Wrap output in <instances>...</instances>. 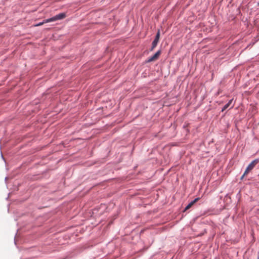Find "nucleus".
I'll list each match as a JSON object with an SVG mask.
<instances>
[{
  "mask_svg": "<svg viewBox=\"0 0 259 259\" xmlns=\"http://www.w3.org/2000/svg\"><path fill=\"white\" fill-rule=\"evenodd\" d=\"M159 38H160V30H158L157 32V34L156 35L155 38L154 40H153V41L152 42L151 50H153L154 49V48H155L156 47V46L159 41Z\"/></svg>",
  "mask_w": 259,
  "mask_h": 259,
  "instance_id": "obj_3",
  "label": "nucleus"
},
{
  "mask_svg": "<svg viewBox=\"0 0 259 259\" xmlns=\"http://www.w3.org/2000/svg\"><path fill=\"white\" fill-rule=\"evenodd\" d=\"M232 101H233V99H230L228 101V102L224 106V107L222 108L221 111L222 112H223L224 111H225L226 109H227L229 107H230V109L232 108L234 106V105H231Z\"/></svg>",
  "mask_w": 259,
  "mask_h": 259,
  "instance_id": "obj_5",
  "label": "nucleus"
},
{
  "mask_svg": "<svg viewBox=\"0 0 259 259\" xmlns=\"http://www.w3.org/2000/svg\"><path fill=\"white\" fill-rule=\"evenodd\" d=\"M257 259H259V256H258V257H257Z\"/></svg>",
  "mask_w": 259,
  "mask_h": 259,
  "instance_id": "obj_8",
  "label": "nucleus"
},
{
  "mask_svg": "<svg viewBox=\"0 0 259 259\" xmlns=\"http://www.w3.org/2000/svg\"><path fill=\"white\" fill-rule=\"evenodd\" d=\"M259 162V159L257 158L251 161V163H249V164L247 167L244 173L241 177V179L243 178V177L246 175L249 170L252 169L255 165Z\"/></svg>",
  "mask_w": 259,
  "mask_h": 259,
  "instance_id": "obj_1",
  "label": "nucleus"
},
{
  "mask_svg": "<svg viewBox=\"0 0 259 259\" xmlns=\"http://www.w3.org/2000/svg\"><path fill=\"white\" fill-rule=\"evenodd\" d=\"M46 23V22H45V20L44 21V22H42V23H39L38 24H37V26H40V25H42V24H44V23Z\"/></svg>",
  "mask_w": 259,
  "mask_h": 259,
  "instance_id": "obj_7",
  "label": "nucleus"
},
{
  "mask_svg": "<svg viewBox=\"0 0 259 259\" xmlns=\"http://www.w3.org/2000/svg\"><path fill=\"white\" fill-rule=\"evenodd\" d=\"M65 17H66V14L65 13H60L52 18H49L48 19H46L45 22H50L55 21L57 20L63 19L65 18Z\"/></svg>",
  "mask_w": 259,
  "mask_h": 259,
  "instance_id": "obj_2",
  "label": "nucleus"
},
{
  "mask_svg": "<svg viewBox=\"0 0 259 259\" xmlns=\"http://www.w3.org/2000/svg\"><path fill=\"white\" fill-rule=\"evenodd\" d=\"M199 198L195 199L194 200L191 201L188 205L185 207V210H188L196 202L199 200Z\"/></svg>",
  "mask_w": 259,
  "mask_h": 259,
  "instance_id": "obj_6",
  "label": "nucleus"
},
{
  "mask_svg": "<svg viewBox=\"0 0 259 259\" xmlns=\"http://www.w3.org/2000/svg\"><path fill=\"white\" fill-rule=\"evenodd\" d=\"M160 54H161V51H158L153 56L149 57L146 62H151L156 61L159 58Z\"/></svg>",
  "mask_w": 259,
  "mask_h": 259,
  "instance_id": "obj_4",
  "label": "nucleus"
}]
</instances>
